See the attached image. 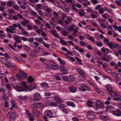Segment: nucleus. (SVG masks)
<instances>
[{
    "label": "nucleus",
    "instance_id": "1",
    "mask_svg": "<svg viewBox=\"0 0 121 121\" xmlns=\"http://www.w3.org/2000/svg\"><path fill=\"white\" fill-rule=\"evenodd\" d=\"M16 113L14 112H9L7 114V117L9 119V121H14V120L16 118Z\"/></svg>",
    "mask_w": 121,
    "mask_h": 121
},
{
    "label": "nucleus",
    "instance_id": "2",
    "mask_svg": "<svg viewBox=\"0 0 121 121\" xmlns=\"http://www.w3.org/2000/svg\"><path fill=\"white\" fill-rule=\"evenodd\" d=\"M79 89L80 91L82 92H85L87 91H91V88L90 87L87 86L86 84L83 83L80 84Z\"/></svg>",
    "mask_w": 121,
    "mask_h": 121
},
{
    "label": "nucleus",
    "instance_id": "3",
    "mask_svg": "<svg viewBox=\"0 0 121 121\" xmlns=\"http://www.w3.org/2000/svg\"><path fill=\"white\" fill-rule=\"evenodd\" d=\"M96 108L97 110L99 108H103V103L99 100H97L96 101Z\"/></svg>",
    "mask_w": 121,
    "mask_h": 121
},
{
    "label": "nucleus",
    "instance_id": "4",
    "mask_svg": "<svg viewBox=\"0 0 121 121\" xmlns=\"http://www.w3.org/2000/svg\"><path fill=\"white\" fill-rule=\"evenodd\" d=\"M113 114L116 116H121V111L119 109H117L112 111Z\"/></svg>",
    "mask_w": 121,
    "mask_h": 121
},
{
    "label": "nucleus",
    "instance_id": "5",
    "mask_svg": "<svg viewBox=\"0 0 121 121\" xmlns=\"http://www.w3.org/2000/svg\"><path fill=\"white\" fill-rule=\"evenodd\" d=\"M31 46L34 47V51L36 53L38 52V43L36 42H34L31 44Z\"/></svg>",
    "mask_w": 121,
    "mask_h": 121
},
{
    "label": "nucleus",
    "instance_id": "6",
    "mask_svg": "<svg viewBox=\"0 0 121 121\" xmlns=\"http://www.w3.org/2000/svg\"><path fill=\"white\" fill-rule=\"evenodd\" d=\"M49 67L52 69L56 70L58 69V66L55 63H53L49 65Z\"/></svg>",
    "mask_w": 121,
    "mask_h": 121
},
{
    "label": "nucleus",
    "instance_id": "7",
    "mask_svg": "<svg viewBox=\"0 0 121 121\" xmlns=\"http://www.w3.org/2000/svg\"><path fill=\"white\" fill-rule=\"evenodd\" d=\"M44 114L46 115L50 118H52L53 117L52 112L50 110H48L45 111Z\"/></svg>",
    "mask_w": 121,
    "mask_h": 121
},
{
    "label": "nucleus",
    "instance_id": "8",
    "mask_svg": "<svg viewBox=\"0 0 121 121\" xmlns=\"http://www.w3.org/2000/svg\"><path fill=\"white\" fill-rule=\"evenodd\" d=\"M69 89V91L72 93L75 92L77 90L76 88L73 86H70Z\"/></svg>",
    "mask_w": 121,
    "mask_h": 121
},
{
    "label": "nucleus",
    "instance_id": "9",
    "mask_svg": "<svg viewBox=\"0 0 121 121\" xmlns=\"http://www.w3.org/2000/svg\"><path fill=\"white\" fill-rule=\"evenodd\" d=\"M95 112L91 110H90L87 112L86 114V116L87 117H90L91 116H95V115L94 114Z\"/></svg>",
    "mask_w": 121,
    "mask_h": 121
},
{
    "label": "nucleus",
    "instance_id": "10",
    "mask_svg": "<svg viewBox=\"0 0 121 121\" xmlns=\"http://www.w3.org/2000/svg\"><path fill=\"white\" fill-rule=\"evenodd\" d=\"M15 90L18 92H21L23 91H27L25 89L23 88L22 87L19 86L17 87L15 89Z\"/></svg>",
    "mask_w": 121,
    "mask_h": 121
},
{
    "label": "nucleus",
    "instance_id": "11",
    "mask_svg": "<svg viewBox=\"0 0 121 121\" xmlns=\"http://www.w3.org/2000/svg\"><path fill=\"white\" fill-rule=\"evenodd\" d=\"M35 85L34 83L30 84L28 86V88L27 89H29L30 90H31L35 88Z\"/></svg>",
    "mask_w": 121,
    "mask_h": 121
},
{
    "label": "nucleus",
    "instance_id": "12",
    "mask_svg": "<svg viewBox=\"0 0 121 121\" xmlns=\"http://www.w3.org/2000/svg\"><path fill=\"white\" fill-rule=\"evenodd\" d=\"M40 85L42 86L43 88L44 89H47L48 87V84L45 82L41 83Z\"/></svg>",
    "mask_w": 121,
    "mask_h": 121
},
{
    "label": "nucleus",
    "instance_id": "13",
    "mask_svg": "<svg viewBox=\"0 0 121 121\" xmlns=\"http://www.w3.org/2000/svg\"><path fill=\"white\" fill-rule=\"evenodd\" d=\"M106 88L107 90L109 93L111 91H112V88L111 85L108 84L106 85Z\"/></svg>",
    "mask_w": 121,
    "mask_h": 121
},
{
    "label": "nucleus",
    "instance_id": "14",
    "mask_svg": "<svg viewBox=\"0 0 121 121\" xmlns=\"http://www.w3.org/2000/svg\"><path fill=\"white\" fill-rule=\"evenodd\" d=\"M61 70H60L62 72L63 74H65L67 73V71L66 69L64 66H62L61 67Z\"/></svg>",
    "mask_w": 121,
    "mask_h": 121
},
{
    "label": "nucleus",
    "instance_id": "15",
    "mask_svg": "<svg viewBox=\"0 0 121 121\" xmlns=\"http://www.w3.org/2000/svg\"><path fill=\"white\" fill-rule=\"evenodd\" d=\"M19 72L21 75L24 78H26L27 77V75L26 73L21 70H19Z\"/></svg>",
    "mask_w": 121,
    "mask_h": 121
},
{
    "label": "nucleus",
    "instance_id": "16",
    "mask_svg": "<svg viewBox=\"0 0 121 121\" xmlns=\"http://www.w3.org/2000/svg\"><path fill=\"white\" fill-rule=\"evenodd\" d=\"M99 117L101 119L104 121H106L108 119V118L106 116L100 115Z\"/></svg>",
    "mask_w": 121,
    "mask_h": 121
},
{
    "label": "nucleus",
    "instance_id": "17",
    "mask_svg": "<svg viewBox=\"0 0 121 121\" xmlns=\"http://www.w3.org/2000/svg\"><path fill=\"white\" fill-rule=\"evenodd\" d=\"M38 34H40L43 37H45L46 35V33L44 32L41 29L40 30L39 29H38Z\"/></svg>",
    "mask_w": 121,
    "mask_h": 121
},
{
    "label": "nucleus",
    "instance_id": "18",
    "mask_svg": "<svg viewBox=\"0 0 121 121\" xmlns=\"http://www.w3.org/2000/svg\"><path fill=\"white\" fill-rule=\"evenodd\" d=\"M66 104L68 105L71 106L73 107H74L75 106V105L73 103L70 101H67L66 103Z\"/></svg>",
    "mask_w": 121,
    "mask_h": 121
},
{
    "label": "nucleus",
    "instance_id": "19",
    "mask_svg": "<svg viewBox=\"0 0 121 121\" xmlns=\"http://www.w3.org/2000/svg\"><path fill=\"white\" fill-rule=\"evenodd\" d=\"M59 39L60 40V43H62L63 45H67V42L66 41H65V40L61 38H60Z\"/></svg>",
    "mask_w": 121,
    "mask_h": 121
},
{
    "label": "nucleus",
    "instance_id": "20",
    "mask_svg": "<svg viewBox=\"0 0 121 121\" xmlns=\"http://www.w3.org/2000/svg\"><path fill=\"white\" fill-rule=\"evenodd\" d=\"M57 103L54 102H50L49 103V104H50V106L55 107L58 106V105L57 104Z\"/></svg>",
    "mask_w": 121,
    "mask_h": 121
},
{
    "label": "nucleus",
    "instance_id": "21",
    "mask_svg": "<svg viewBox=\"0 0 121 121\" xmlns=\"http://www.w3.org/2000/svg\"><path fill=\"white\" fill-rule=\"evenodd\" d=\"M5 35L4 34V32L2 30H0V38L1 39H3L4 37H5Z\"/></svg>",
    "mask_w": 121,
    "mask_h": 121
},
{
    "label": "nucleus",
    "instance_id": "22",
    "mask_svg": "<svg viewBox=\"0 0 121 121\" xmlns=\"http://www.w3.org/2000/svg\"><path fill=\"white\" fill-rule=\"evenodd\" d=\"M26 83L25 82H22L21 84V86L23 87H24L26 89H27L28 87L27 86H26Z\"/></svg>",
    "mask_w": 121,
    "mask_h": 121
},
{
    "label": "nucleus",
    "instance_id": "23",
    "mask_svg": "<svg viewBox=\"0 0 121 121\" xmlns=\"http://www.w3.org/2000/svg\"><path fill=\"white\" fill-rule=\"evenodd\" d=\"M109 93L111 96H115L117 95L116 92L113 90L111 91Z\"/></svg>",
    "mask_w": 121,
    "mask_h": 121
},
{
    "label": "nucleus",
    "instance_id": "24",
    "mask_svg": "<svg viewBox=\"0 0 121 121\" xmlns=\"http://www.w3.org/2000/svg\"><path fill=\"white\" fill-rule=\"evenodd\" d=\"M120 47L119 45L117 44L114 43H113V47L114 48L117 49H119Z\"/></svg>",
    "mask_w": 121,
    "mask_h": 121
},
{
    "label": "nucleus",
    "instance_id": "25",
    "mask_svg": "<svg viewBox=\"0 0 121 121\" xmlns=\"http://www.w3.org/2000/svg\"><path fill=\"white\" fill-rule=\"evenodd\" d=\"M55 100L56 103L58 104H60L61 103H62L63 102V101L61 100L60 99V98Z\"/></svg>",
    "mask_w": 121,
    "mask_h": 121
},
{
    "label": "nucleus",
    "instance_id": "26",
    "mask_svg": "<svg viewBox=\"0 0 121 121\" xmlns=\"http://www.w3.org/2000/svg\"><path fill=\"white\" fill-rule=\"evenodd\" d=\"M33 99L37 101H38V94L37 93L34 94L33 96Z\"/></svg>",
    "mask_w": 121,
    "mask_h": 121
},
{
    "label": "nucleus",
    "instance_id": "27",
    "mask_svg": "<svg viewBox=\"0 0 121 121\" xmlns=\"http://www.w3.org/2000/svg\"><path fill=\"white\" fill-rule=\"evenodd\" d=\"M57 59L60 64L64 65L65 64V61L62 60L60 58V57H58Z\"/></svg>",
    "mask_w": 121,
    "mask_h": 121
},
{
    "label": "nucleus",
    "instance_id": "28",
    "mask_svg": "<svg viewBox=\"0 0 121 121\" xmlns=\"http://www.w3.org/2000/svg\"><path fill=\"white\" fill-rule=\"evenodd\" d=\"M34 80V79L31 76H29L28 78L27 79L28 81L29 82H33Z\"/></svg>",
    "mask_w": 121,
    "mask_h": 121
},
{
    "label": "nucleus",
    "instance_id": "29",
    "mask_svg": "<svg viewBox=\"0 0 121 121\" xmlns=\"http://www.w3.org/2000/svg\"><path fill=\"white\" fill-rule=\"evenodd\" d=\"M113 43L108 42L106 44L111 49L113 47Z\"/></svg>",
    "mask_w": 121,
    "mask_h": 121
},
{
    "label": "nucleus",
    "instance_id": "30",
    "mask_svg": "<svg viewBox=\"0 0 121 121\" xmlns=\"http://www.w3.org/2000/svg\"><path fill=\"white\" fill-rule=\"evenodd\" d=\"M33 113L35 116L37 117L38 113H37L38 110L37 109H34L33 110Z\"/></svg>",
    "mask_w": 121,
    "mask_h": 121
},
{
    "label": "nucleus",
    "instance_id": "31",
    "mask_svg": "<svg viewBox=\"0 0 121 121\" xmlns=\"http://www.w3.org/2000/svg\"><path fill=\"white\" fill-rule=\"evenodd\" d=\"M77 70L78 73H80L81 75L83 76L84 75V73L82 71L81 69H78Z\"/></svg>",
    "mask_w": 121,
    "mask_h": 121
},
{
    "label": "nucleus",
    "instance_id": "32",
    "mask_svg": "<svg viewBox=\"0 0 121 121\" xmlns=\"http://www.w3.org/2000/svg\"><path fill=\"white\" fill-rule=\"evenodd\" d=\"M7 3V5L9 7L11 6L14 4L13 2L11 1H8Z\"/></svg>",
    "mask_w": 121,
    "mask_h": 121
},
{
    "label": "nucleus",
    "instance_id": "33",
    "mask_svg": "<svg viewBox=\"0 0 121 121\" xmlns=\"http://www.w3.org/2000/svg\"><path fill=\"white\" fill-rule=\"evenodd\" d=\"M96 91L97 92L99 93L101 95H104V92L98 89H96Z\"/></svg>",
    "mask_w": 121,
    "mask_h": 121
},
{
    "label": "nucleus",
    "instance_id": "34",
    "mask_svg": "<svg viewBox=\"0 0 121 121\" xmlns=\"http://www.w3.org/2000/svg\"><path fill=\"white\" fill-rule=\"evenodd\" d=\"M98 20L99 22L100 23H104L105 21V20L104 19L100 18H99Z\"/></svg>",
    "mask_w": 121,
    "mask_h": 121
},
{
    "label": "nucleus",
    "instance_id": "35",
    "mask_svg": "<svg viewBox=\"0 0 121 121\" xmlns=\"http://www.w3.org/2000/svg\"><path fill=\"white\" fill-rule=\"evenodd\" d=\"M113 99L115 101H121V97H114L113 98Z\"/></svg>",
    "mask_w": 121,
    "mask_h": 121
},
{
    "label": "nucleus",
    "instance_id": "36",
    "mask_svg": "<svg viewBox=\"0 0 121 121\" xmlns=\"http://www.w3.org/2000/svg\"><path fill=\"white\" fill-rule=\"evenodd\" d=\"M50 54V53L48 52H43L41 56H47Z\"/></svg>",
    "mask_w": 121,
    "mask_h": 121
},
{
    "label": "nucleus",
    "instance_id": "37",
    "mask_svg": "<svg viewBox=\"0 0 121 121\" xmlns=\"http://www.w3.org/2000/svg\"><path fill=\"white\" fill-rule=\"evenodd\" d=\"M19 38L17 36H16L15 37L14 39L16 40V42L17 43H21L22 42L21 40H18Z\"/></svg>",
    "mask_w": 121,
    "mask_h": 121
},
{
    "label": "nucleus",
    "instance_id": "38",
    "mask_svg": "<svg viewBox=\"0 0 121 121\" xmlns=\"http://www.w3.org/2000/svg\"><path fill=\"white\" fill-rule=\"evenodd\" d=\"M105 70L106 71L109 73H111H111H112V70L111 69L108 68V67H106L105 68Z\"/></svg>",
    "mask_w": 121,
    "mask_h": 121
},
{
    "label": "nucleus",
    "instance_id": "39",
    "mask_svg": "<svg viewBox=\"0 0 121 121\" xmlns=\"http://www.w3.org/2000/svg\"><path fill=\"white\" fill-rule=\"evenodd\" d=\"M43 108V105L41 103L38 102V108Z\"/></svg>",
    "mask_w": 121,
    "mask_h": 121
},
{
    "label": "nucleus",
    "instance_id": "40",
    "mask_svg": "<svg viewBox=\"0 0 121 121\" xmlns=\"http://www.w3.org/2000/svg\"><path fill=\"white\" fill-rule=\"evenodd\" d=\"M18 98L20 99L23 100H25L26 98V96H20L18 97Z\"/></svg>",
    "mask_w": 121,
    "mask_h": 121
},
{
    "label": "nucleus",
    "instance_id": "41",
    "mask_svg": "<svg viewBox=\"0 0 121 121\" xmlns=\"http://www.w3.org/2000/svg\"><path fill=\"white\" fill-rule=\"evenodd\" d=\"M92 101H89L87 103V105L88 107H92Z\"/></svg>",
    "mask_w": 121,
    "mask_h": 121
},
{
    "label": "nucleus",
    "instance_id": "42",
    "mask_svg": "<svg viewBox=\"0 0 121 121\" xmlns=\"http://www.w3.org/2000/svg\"><path fill=\"white\" fill-rule=\"evenodd\" d=\"M17 24L18 25L17 26H18V29L21 30L22 31H24V29L20 26V24L19 23H17Z\"/></svg>",
    "mask_w": 121,
    "mask_h": 121
},
{
    "label": "nucleus",
    "instance_id": "43",
    "mask_svg": "<svg viewBox=\"0 0 121 121\" xmlns=\"http://www.w3.org/2000/svg\"><path fill=\"white\" fill-rule=\"evenodd\" d=\"M10 63V62H8V61L6 63H5V66L7 67H10L11 66V65Z\"/></svg>",
    "mask_w": 121,
    "mask_h": 121
},
{
    "label": "nucleus",
    "instance_id": "44",
    "mask_svg": "<svg viewBox=\"0 0 121 121\" xmlns=\"http://www.w3.org/2000/svg\"><path fill=\"white\" fill-rule=\"evenodd\" d=\"M6 31L7 32H9L12 33H15V32L12 31V30H10L9 28H7L6 29Z\"/></svg>",
    "mask_w": 121,
    "mask_h": 121
},
{
    "label": "nucleus",
    "instance_id": "45",
    "mask_svg": "<svg viewBox=\"0 0 121 121\" xmlns=\"http://www.w3.org/2000/svg\"><path fill=\"white\" fill-rule=\"evenodd\" d=\"M111 74L112 76L115 77H117V78L119 77V76L117 75L118 73H116L115 72H113L111 73Z\"/></svg>",
    "mask_w": 121,
    "mask_h": 121
},
{
    "label": "nucleus",
    "instance_id": "46",
    "mask_svg": "<svg viewBox=\"0 0 121 121\" xmlns=\"http://www.w3.org/2000/svg\"><path fill=\"white\" fill-rule=\"evenodd\" d=\"M115 2L119 6H121V1L116 0L115 1Z\"/></svg>",
    "mask_w": 121,
    "mask_h": 121
},
{
    "label": "nucleus",
    "instance_id": "47",
    "mask_svg": "<svg viewBox=\"0 0 121 121\" xmlns=\"http://www.w3.org/2000/svg\"><path fill=\"white\" fill-rule=\"evenodd\" d=\"M61 32L62 34L64 36H66L68 35V34L65 31H62Z\"/></svg>",
    "mask_w": 121,
    "mask_h": 121
},
{
    "label": "nucleus",
    "instance_id": "48",
    "mask_svg": "<svg viewBox=\"0 0 121 121\" xmlns=\"http://www.w3.org/2000/svg\"><path fill=\"white\" fill-rule=\"evenodd\" d=\"M26 113L27 115L29 116H31V115H32V114H30V112L28 110H26Z\"/></svg>",
    "mask_w": 121,
    "mask_h": 121
},
{
    "label": "nucleus",
    "instance_id": "49",
    "mask_svg": "<svg viewBox=\"0 0 121 121\" xmlns=\"http://www.w3.org/2000/svg\"><path fill=\"white\" fill-rule=\"evenodd\" d=\"M30 13L31 15H33L35 16H36L37 15L36 13L34 11H31Z\"/></svg>",
    "mask_w": 121,
    "mask_h": 121
},
{
    "label": "nucleus",
    "instance_id": "50",
    "mask_svg": "<svg viewBox=\"0 0 121 121\" xmlns=\"http://www.w3.org/2000/svg\"><path fill=\"white\" fill-rule=\"evenodd\" d=\"M3 59L4 60V61L3 60H1V61L2 63L5 64V63H6L8 61L7 60V59H6L4 58V59Z\"/></svg>",
    "mask_w": 121,
    "mask_h": 121
},
{
    "label": "nucleus",
    "instance_id": "51",
    "mask_svg": "<svg viewBox=\"0 0 121 121\" xmlns=\"http://www.w3.org/2000/svg\"><path fill=\"white\" fill-rule=\"evenodd\" d=\"M102 60H103L106 61L108 62H109L110 61V60L107 59L106 57H103L102 58Z\"/></svg>",
    "mask_w": 121,
    "mask_h": 121
},
{
    "label": "nucleus",
    "instance_id": "52",
    "mask_svg": "<svg viewBox=\"0 0 121 121\" xmlns=\"http://www.w3.org/2000/svg\"><path fill=\"white\" fill-rule=\"evenodd\" d=\"M39 59L40 60V61H41L43 63H44V62H46V59L45 58H40Z\"/></svg>",
    "mask_w": 121,
    "mask_h": 121
},
{
    "label": "nucleus",
    "instance_id": "53",
    "mask_svg": "<svg viewBox=\"0 0 121 121\" xmlns=\"http://www.w3.org/2000/svg\"><path fill=\"white\" fill-rule=\"evenodd\" d=\"M75 25L74 24H72L70 27H69V30L71 31L73 30V29Z\"/></svg>",
    "mask_w": 121,
    "mask_h": 121
},
{
    "label": "nucleus",
    "instance_id": "54",
    "mask_svg": "<svg viewBox=\"0 0 121 121\" xmlns=\"http://www.w3.org/2000/svg\"><path fill=\"white\" fill-rule=\"evenodd\" d=\"M9 29H10V30H15L16 29L13 26H10L9 27Z\"/></svg>",
    "mask_w": 121,
    "mask_h": 121
},
{
    "label": "nucleus",
    "instance_id": "55",
    "mask_svg": "<svg viewBox=\"0 0 121 121\" xmlns=\"http://www.w3.org/2000/svg\"><path fill=\"white\" fill-rule=\"evenodd\" d=\"M73 121H78V118L75 117H74L72 118Z\"/></svg>",
    "mask_w": 121,
    "mask_h": 121
},
{
    "label": "nucleus",
    "instance_id": "56",
    "mask_svg": "<svg viewBox=\"0 0 121 121\" xmlns=\"http://www.w3.org/2000/svg\"><path fill=\"white\" fill-rule=\"evenodd\" d=\"M95 116H93V117H88V119L89 120H94L96 118L95 117Z\"/></svg>",
    "mask_w": 121,
    "mask_h": 121
},
{
    "label": "nucleus",
    "instance_id": "57",
    "mask_svg": "<svg viewBox=\"0 0 121 121\" xmlns=\"http://www.w3.org/2000/svg\"><path fill=\"white\" fill-rule=\"evenodd\" d=\"M99 12L101 14H103L104 13L103 9L102 8L99 9Z\"/></svg>",
    "mask_w": 121,
    "mask_h": 121
},
{
    "label": "nucleus",
    "instance_id": "58",
    "mask_svg": "<svg viewBox=\"0 0 121 121\" xmlns=\"http://www.w3.org/2000/svg\"><path fill=\"white\" fill-rule=\"evenodd\" d=\"M94 4H97L98 2L96 0H92L91 1Z\"/></svg>",
    "mask_w": 121,
    "mask_h": 121
},
{
    "label": "nucleus",
    "instance_id": "59",
    "mask_svg": "<svg viewBox=\"0 0 121 121\" xmlns=\"http://www.w3.org/2000/svg\"><path fill=\"white\" fill-rule=\"evenodd\" d=\"M97 45L98 46L100 47L102 46L103 44L101 42H98L96 43Z\"/></svg>",
    "mask_w": 121,
    "mask_h": 121
},
{
    "label": "nucleus",
    "instance_id": "60",
    "mask_svg": "<svg viewBox=\"0 0 121 121\" xmlns=\"http://www.w3.org/2000/svg\"><path fill=\"white\" fill-rule=\"evenodd\" d=\"M8 46L11 48L13 49L14 51H16L15 49L14 48L13 46L10 44H9Z\"/></svg>",
    "mask_w": 121,
    "mask_h": 121
},
{
    "label": "nucleus",
    "instance_id": "61",
    "mask_svg": "<svg viewBox=\"0 0 121 121\" xmlns=\"http://www.w3.org/2000/svg\"><path fill=\"white\" fill-rule=\"evenodd\" d=\"M55 77L56 79V80H61V78H60L58 75H56Z\"/></svg>",
    "mask_w": 121,
    "mask_h": 121
},
{
    "label": "nucleus",
    "instance_id": "62",
    "mask_svg": "<svg viewBox=\"0 0 121 121\" xmlns=\"http://www.w3.org/2000/svg\"><path fill=\"white\" fill-rule=\"evenodd\" d=\"M9 12L11 13H13L14 12V10L13 9H10L9 10Z\"/></svg>",
    "mask_w": 121,
    "mask_h": 121
},
{
    "label": "nucleus",
    "instance_id": "63",
    "mask_svg": "<svg viewBox=\"0 0 121 121\" xmlns=\"http://www.w3.org/2000/svg\"><path fill=\"white\" fill-rule=\"evenodd\" d=\"M68 56L69 58L70 59L71 61H72L73 62H74L75 61V59L73 57H70L69 56Z\"/></svg>",
    "mask_w": 121,
    "mask_h": 121
},
{
    "label": "nucleus",
    "instance_id": "64",
    "mask_svg": "<svg viewBox=\"0 0 121 121\" xmlns=\"http://www.w3.org/2000/svg\"><path fill=\"white\" fill-rule=\"evenodd\" d=\"M53 14L56 17H58V15L57 13L56 12H54L53 13Z\"/></svg>",
    "mask_w": 121,
    "mask_h": 121
}]
</instances>
